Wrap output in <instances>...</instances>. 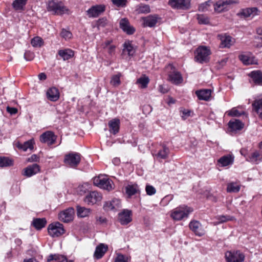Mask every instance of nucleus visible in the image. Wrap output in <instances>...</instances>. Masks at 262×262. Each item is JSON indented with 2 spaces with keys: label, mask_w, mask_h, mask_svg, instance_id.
<instances>
[{
  "label": "nucleus",
  "mask_w": 262,
  "mask_h": 262,
  "mask_svg": "<svg viewBox=\"0 0 262 262\" xmlns=\"http://www.w3.org/2000/svg\"><path fill=\"white\" fill-rule=\"evenodd\" d=\"M193 211V209L187 206H182L172 210L170 216L175 221H180L187 218L190 213Z\"/></svg>",
  "instance_id": "f257e3e1"
},
{
  "label": "nucleus",
  "mask_w": 262,
  "mask_h": 262,
  "mask_svg": "<svg viewBox=\"0 0 262 262\" xmlns=\"http://www.w3.org/2000/svg\"><path fill=\"white\" fill-rule=\"evenodd\" d=\"M47 9L49 12L56 15H62L68 11L62 3L57 0L49 1Z\"/></svg>",
  "instance_id": "f03ea898"
},
{
  "label": "nucleus",
  "mask_w": 262,
  "mask_h": 262,
  "mask_svg": "<svg viewBox=\"0 0 262 262\" xmlns=\"http://www.w3.org/2000/svg\"><path fill=\"white\" fill-rule=\"evenodd\" d=\"M210 53L208 48L204 46L199 47L195 52V60L201 63L207 62L209 61Z\"/></svg>",
  "instance_id": "7ed1b4c3"
},
{
  "label": "nucleus",
  "mask_w": 262,
  "mask_h": 262,
  "mask_svg": "<svg viewBox=\"0 0 262 262\" xmlns=\"http://www.w3.org/2000/svg\"><path fill=\"white\" fill-rule=\"evenodd\" d=\"M81 160V155L78 152H71L64 156V162L69 166L76 167Z\"/></svg>",
  "instance_id": "20e7f679"
},
{
  "label": "nucleus",
  "mask_w": 262,
  "mask_h": 262,
  "mask_svg": "<svg viewBox=\"0 0 262 262\" xmlns=\"http://www.w3.org/2000/svg\"><path fill=\"white\" fill-rule=\"evenodd\" d=\"M94 184L100 188L110 191L113 189V182L108 178L99 176L93 179Z\"/></svg>",
  "instance_id": "39448f33"
},
{
  "label": "nucleus",
  "mask_w": 262,
  "mask_h": 262,
  "mask_svg": "<svg viewBox=\"0 0 262 262\" xmlns=\"http://www.w3.org/2000/svg\"><path fill=\"white\" fill-rule=\"evenodd\" d=\"M225 256L227 262H244L245 259V255L239 251H227Z\"/></svg>",
  "instance_id": "423d86ee"
},
{
  "label": "nucleus",
  "mask_w": 262,
  "mask_h": 262,
  "mask_svg": "<svg viewBox=\"0 0 262 262\" xmlns=\"http://www.w3.org/2000/svg\"><path fill=\"white\" fill-rule=\"evenodd\" d=\"M49 234L52 237H58L64 232L63 225L59 222L50 224L48 227Z\"/></svg>",
  "instance_id": "0eeeda50"
},
{
  "label": "nucleus",
  "mask_w": 262,
  "mask_h": 262,
  "mask_svg": "<svg viewBox=\"0 0 262 262\" xmlns=\"http://www.w3.org/2000/svg\"><path fill=\"white\" fill-rule=\"evenodd\" d=\"M57 139V136L52 131H47L42 134L40 136V141L43 143H46L48 145L54 144Z\"/></svg>",
  "instance_id": "6e6552de"
},
{
  "label": "nucleus",
  "mask_w": 262,
  "mask_h": 262,
  "mask_svg": "<svg viewBox=\"0 0 262 262\" xmlns=\"http://www.w3.org/2000/svg\"><path fill=\"white\" fill-rule=\"evenodd\" d=\"M168 5L173 9H188L190 7L189 0H169Z\"/></svg>",
  "instance_id": "1a4fd4ad"
},
{
  "label": "nucleus",
  "mask_w": 262,
  "mask_h": 262,
  "mask_svg": "<svg viewBox=\"0 0 262 262\" xmlns=\"http://www.w3.org/2000/svg\"><path fill=\"white\" fill-rule=\"evenodd\" d=\"M105 10L104 5L93 6L86 11V14L89 17H97Z\"/></svg>",
  "instance_id": "9d476101"
},
{
  "label": "nucleus",
  "mask_w": 262,
  "mask_h": 262,
  "mask_svg": "<svg viewBox=\"0 0 262 262\" xmlns=\"http://www.w3.org/2000/svg\"><path fill=\"white\" fill-rule=\"evenodd\" d=\"M101 47L103 49L104 52L107 54L106 55L107 58H110L115 55L116 47L112 43V40H105L101 44Z\"/></svg>",
  "instance_id": "9b49d317"
},
{
  "label": "nucleus",
  "mask_w": 262,
  "mask_h": 262,
  "mask_svg": "<svg viewBox=\"0 0 262 262\" xmlns=\"http://www.w3.org/2000/svg\"><path fill=\"white\" fill-rule=\"evenodd\" d=\"M74 210L72 208H69L59 213V219L63 222L68 223L73 219Z\"/></svg>",
  "instance_id": "f8f14e48"
},
{
  "label": "nucleus",
  "mask_w": 262,
  "mask_h": 262,
  "mask_svg": "<svg viewBox=\"0 0 262 262\" xmlns=\"http://www.w3.org/2000/svg\"><path fill=\"white\" fill-rule=\"evenodd\" d=\"M102 199L101 194L97 191H91L88 194L84 201L88 204H94Z\"/></svg>",
  "instance_id": "ddd939ff"
},
{
  "label": "nucleus",
  "mask_w": 262,
  "mask_h": 262,
  "mask_svg": "<svg viewBox=\"0 0 262 262\" xmlns=\"http://www.w3.org/2000/svg\"><path fill=\"white\" fill-rule=\"evenodd\" d=\"M160 17L158 15H149L142 18L144 27H154L160 20Z\"/></svg>",
  "instance_id": "4468645a"
},
{
  "label": "nucleus",
  "mask_w": 262,
  "mask_h": 262,
  "mask_svg": "<svg viewBox=\"0 0 262 262\" xmlns=\"http://www.w3.org/2000/svg\"><path fill=\"white\" fill-rule=\"evenodd\" d=\"M132 212L129 210H123L118 214V220L121 224L125 225L130 223L132 219Z\"/></svg>",
  "instance_id": "2eb2a0df"
},
{
  "label": "nucleus",
  "mask_w": 262,
  "mask_h": 262,
  "mask_svg": "<svg viewBox=\"0 0 262 262\" xmlns=\"http://www.w3.org/2000/svg\"><path fill=\"white\" fill-rule=\"evenodd\" d=\"M121 206L120 200L118 199H114L112 201L106 202L103 207L106 210H117Z\"/></svg>",
  "instance_id": "dca6fc26"
},
{
  "label": "nucleus",
  "mask_w": 262,
  "mask_h": 262,
  "mask_svg": "<svg viewBox=\"0 0 262 262\" xmlns=\"http://www.w3.org/2000/svg\"><path fill=\"white\" fill-rule=\"evenodd\" d=\"M258 11V10L256 7L246 8L241 10L240 12L237 13V15L241 18H246L257 14Z\"/></svg>",
  "instance_id": "f3484780"
},
{
  "label": "nucleus",
  "mask_w": 262,
  "mask_h": 262,
  "mask_svg": "<svg viewBox=\"0 0 262 262\" xmlns=\"http://www.w3.org/2000/svg\"><path fill=\"white\" fill-rule=\"evenodd\" d=\"M120 27L123 31L128 34H133L135 30L131 26L127 19L124 18L120 20Z\"/></svg>",
  "instance_id": "a211bd4d"
},
{
  "label": "nucleus",
  "mask_w": 262,
  "mask_h": 262,
  "mask_svg": "<svg viewBox=\"0 0 262 262\" xmlns=\"http://www.w3.org/2000/svg\"><path fill=\"white\" fill-rule=\"evenodd\" d=\"M190 229L195 234V235L201 236L204 234V231L202 229V225L197 221H192L189 223Z\"/></svg>",
  "instance_id": "6ab92c4d"
},
{
  "label": "nucleus",
  "mask_w": 262,
  "mask_h": 262,
  "mask_svg": "<svg viewBox=\"0 0 262 262\" xmlns=\"http://www.w3.org/2000/svg\"><path fill=\"white\" fill-rule=\"evenodd\" d=\"M231 4H232L231 1L218 2L215 3H213V6L214 7V10L215 12L221 13L227 9L228 6Z\"/></svg>",
  "instance_id": "aec40b11"
},
{
  "label": "nucleus",
  "mask_w": 262,
  "mask_h": 262,
  "mask_svg": "<svg viewBox=\"0 0 262 262\" xmlns=\"http://www.w3.org/2000/svg\"><path fill=\"white\" fill-rule=\"evenodd\" d=\"M40 171L39 166L37 164H33L28 166L24 170V176L30 177L38 173Z\"/></svg>",
  "instance_id": "412c9836"
},
{
  "label": "nucleus",
  "mask_w": 262,
  "mask_h": 262,
  "mask_svg": "<svg viewBox=\"0 0 262 262\" xmlns=\"http://www.w3.org/2000/svg\"><path fill=\"white\" fill-rule=\"evenodd\" d=\"M107 249L108 247L107 245L104 244H100L96 248L94 257L97 259H100L103 256Z\"/></svg>",
  "instance_id": "4be33fe9"
},
{
  "label": "nucleus",
  "mask_w": 262,
  "mask_h": 262,
  "mask_svg": "<svg viewBox=\"0 0 262 262\" xmlns=\"http://www.w3.org/2000/svg\"><path fill=\"white\" fill-rule=\"evenodd\" d=\"M195 94L198 96L199 99L205 101H208L211 95V90L210 89H203L196 91Z\"/></svg>",
  "instance_id": "5701e85b"
},
{
  "label": "nucleus",
  "mask_w": 262,
  "mask_h": 262,
  "mask_svg": "<svg viewBox=\"0 0 262 262\" xmlns=\"http://www.w3.org/2000/svg\"><path fill=\"white\" fill-rule=\"evenodd\" d=\"M120 120L117 118L112 119L108 122V125L110 132L113 134H116L119 132L120 127Z\"/></svg>",
  "instance_id": "b1692460"
},
{
  "label": "nucleus",
  "mask_w": 262,
  "mask_h": 262,
  "mask_svg": "<svg viewBox=\"0 0 262 262\" xmlns=\"http://www.w3.org/2000/svg\"><path fill=\"white\" fill-rule=\"evenodd\" d=\"M169 80L173 84H179L182 82L183 78L180 72L173 71L169 74Z\"/></svg>",
  "instance_id": "393cba45"
},
{
  "label": "nucleus",
  "mask_w": 262,
  "mask_h": 262,
  "mask_svg": "<svg viewBox=\"0 0 262 262\" xmlns=\"http://www.w3.org/2000/svg\"><path fill=\"white\" fill-rule=\"evenodd\" d=\"M47 98L52 101H56L59 98V93L58 90L53 87L49 89L47 92Z\"/></svg>",
  "instance_id": "a878e982"
},
{
  "label": "nucleus",
  "mask_w": 262,
  "mask_h": 262,
  "mask_svg": "<svg viewBox=\"0 0 262 262\" xmlns=\"http://www.w3.org/2000/svg\"><path fill=\"white\" fill-rule=\"evenodd\" d=\"M241 61L245 65L257 64V60L254 57L246 54H242L239 56Z\"/></svg>",
  "instance_id": "bb28decb"
},
{
  "label": "nucleus",
  "mask_w": 262,
  "mask_h": 262,
  "mask_svg": "<svg viewBox=\"0 0 262 262\" xmlns=\"http://www.w3.org/2000/svg\"><path fill=\"white\" fill-rule=\"evenodd\" d=\"M249 76L252 78L255 84H262V73L260 70L252 71Z\"/></svg>",
  "instance_id": "cd10ccee"
},
{
  "label": "nucleus",
  "mask_w": 262,
  "mask_h": 262,
  "mask_svg": "<svg viewBox=\"0 0 262 262\" xmlns=\"http://www.w3.org/2000/svg\"><path fill=\"white\" fill-rule=\"evenodd\" d=\"M253 111L259 115L261 117L262 112V98L260 97L256 98L252 103Z\"/></svg>",
  "instance_id": "c85d7f7f"
},
{
  "label": "nucleus",
  "mask_w": 262,
  "mask_h": 262,
  "mask_svg": "<svg viewBox=\"0 0 262 262\" xmlns=\"http://www.w3.org/2000/svg\"><path fill=\"white\" fill-rule=\"evenodd\" d=\"M229 127L233 131L241 130L244 126V123L239 120H231L228 123Z\"/></svg>",
  "instance_id": "c756f323"
},
{
  "label": "nucleus",
  "mask_w": 262,
  "mask_h": 262,
  "mask_svg": "<svg viewBox=\"0 0 262 262\" xmlns=\"http://www.w3.org/2000/svg\"><path fill=\"white\" fill-rule=\"evenodd\" d=\"M234 157L231 155H226L222 157L218 160V162L222 166H227L233 164Z\"/></svg>",
  "instance_id": "7c9ffc66"
},
{
  "label": "nucleus",
  "mask_w": 262,
  "mask_h": 262,
  "mask_svg": "<svg viewBox=\"0 0 262 262\" xmlns=\"http://www.w3.org/2000/svg\"><path fill=\"white\" fill-rule=\"evenodd\" d=\"M58 54L63 60H67L71 58L74 56L73 51L69 49L60 50L58 52Z\"/></svg>",
  "instance_id": "2f4dec72"
},
{
  "label": "nucleus",
  "mask_w": 262,
  "mask_h": 262,
  "mask_svg": "<svg viewBox=\"0 0 262 262\" xmlns=\"http://www.w3.org/2000/svg\"><path fill=\"white\" fill-rule=\"evenodd\" d=\"M135 53V49L129 41H125L123 44V53L127 54L129 56H133Z\"/></svg>",
  "instance_id": "473e14b6"
},
{
  "label": "nucleus",
  "mask_w": 262,
  "mask_h": 262,
  "mask_svg": "<svg viewBox=\"0 0 262 262\" xmlns=\"http://www.w3.org/2000/svg\"><path fill=\"white\" fill-rule=\"evenodd\" d=\"M47 224V221L45 218H37L34 219L32 223V225L37 230H40L45 227Z\"/></svg>",
  "instance_id": "72a5a7b5"
},
{
  "label": "nucleus",
  "mask_w": 262,
  "mask_h": 262,
  "mask_svg": "<svg viewBox=\"0 0 262 262\" xmlns=\"http://www.w3.org/2000/svg\"><path fill=\"white\" fill-rule=\"evenodd\" d=\"M34 144V142L33 139L29 140L23 144L20 143H18L17 144V147L24 150V151H27L28 149L32 150L33 148V144Z\"/></svg>",
  "instance_id": "f704fd0d"
},
{
  "label": "nucleus",
  "mask_w": 262,
  "mask_h": 262,
  "mask_svg": "<svg viewBox=\"0 0 262 262\" xmlns=\"http://www.w3.org/2000/svg\"><path fill=\"white\" fill-rule=\"evenodd\" d=\"M52 260L55 262H68L67 258L64 255L58 254H51L48 256L47 261L50 262Z\"/></svg>",
  "instance_id": "c9c22d12"
},
{
  "label": "nucleus",
  "mask_w": 262,
  "mask_h": 262,
  "mask_svg": "<svg viewBox=\"0 0 262 262\" xmlns=\"http://www.w3.org/2000/svg\"><path fill=\"white\" fill-rule=\"evenodd\" d=\"M77 214L78 217H85L88 216L91 213V210L84 207L77 206Z\"/></svg>",
  "instance_id": "e433bc0d"
},
{
  "label": "nucleus",
  "mask_w": 262,
  "mask_h": 262,
  "mask_svg": "<svg viewBox=\"0 0 262 262\" xmlns=\"http://www.w3.org/2000/svg\"><path fill=\"white\" fill-rule=\"evenodd\" d=\"M221 40L220 46L222 48H229L232 44V38L229 36H222Z\"/></svg>",
  "instance_id": "4c0bfd02"
},
{
  "label": "nucleus",
  "mask_w": 262,
  "mask_h": 262,
  "mask_svg": "<svg viewBox=\"0 0 262 262\" xmlns=\"http://www.w3.org/2000/svg\"><path fill=\"white\" fill-rule=\"evenodd\" d=\"M125 190L126 193L129 196H132L138 192L139 191V188L138 185L136 184L128 185L126 187Z\"/></svg>",
  "instance_id": "58836bf2"
},
{
  "label": "nucleus",
  "mask_w": 262,
  "mask_h": 262,
  "mask_svg": "<svg viewBox=\"0 0 262 262\" xmlns=\"http://www.w3.org/2000/svg\"><path fill=\"white\" fill-rule=\"evenodd\" d=\"M169 152V148L166 146H163L162 149L160 150L156 155L157 158L162 159H166L168 157Z\"/></svg>",
  "instance_id": "ea45409f"
},
{
  "label": "nucleus",
  "mask_w": 262,
  "mask_h": 262,
  "mask_svg": "<svg viewBox=\"0 0 262 262\" xmlns=\"http://www.w3.org/2000/svg\"><path fill=\"white\" fill-rule=\"evenodd\" d=\"M247 160L253 163H257L258 161L260 160V155L259 153L255 151L251 154V155L247 158Z\"/></svg>",
  "instance_id": "a19ab883"
},
{
  "label": "nucleus",
  "mask_w": 262,
  "mask_h": 262,
  "mask_svg": "<svg viewBox=\"0 0 262 262\" xmlns=\"http://www.w3.org/2000/svg\"><path fill=\"white\" fill-rule=\"evenodd\" d=\"M27 1L28 0H15L12 4V6L16 10H22L26 4Z\"/></svg>",
  "instance_id": "79ce46f5"
},
{
  "label": "nucleus",
  "mask_w": 262,
  "mask_h": 262,
  "mask_svg": "<svg viewBox=\"0 0 262 262\" xmlns=\"http://www.w3.org/2000/svg\"><path fill=\"white\" fill-rule=\"evenodd\" d=\"M240 190V186L234 182L229 183L227 185L228 192H238Z\"/></svg>",
  "instance_id": "37998d69"
},
{
  "label": "nucleus",
  "mask_w": 262,
  "mask_h": 262,
  "mask_svg": "<svg viewBox=\"0 0 262 262\" xmlns=\"http://www.w3.org/2000/svg\"><path fill=\"white\" fill-rule=\"evenodd\" d=\"M121 76V73H119L116 75L112 76L110 81V83L113 86L116 87L121 84L120 77Z\"/></svg>",
  "instance_id": "c03bdc74"
},
{
  "label": "nucleus",
  "mask_w": 262,
  "mask_h": 262,
  "mask_svg": "<svg viewBox=\"0 0 262 262\" xmlns=\"http://www.w3.org/2000/svg\"><path fill=\"white\" fill-rule=\"evenodd\" d=\"M13 165V161L7 157H0V167H7Z\"/></svg>",
  "instance_id": "a18cd8bd"
},
{
  "label": "nucleus",
  "mask_w": 262,
  "mask_h": 262,
  "mask_svg": "<svg viewBox=\"0 0 262 262\" xmlns=\"http://www.w3.org/2000/svg\"><path fill=\"white\" fill-rule=\"evenodd\" d=\"M149 79L148 77L144 75L137 80V83L141 85V88H145L147 87Z\"/></svg>",
  "instance_id": "49530a36"
},
{
  "label": "nucleus",
  "mask_w": 262,
  "mask_h": 262,
  "mask_svg": "<svg viewBox=\"0 0 262 262\" xmlns=\"http://www.w3.org/2000/svg\"><path fill=\"white\" fill-rule=\"evenodd\" d=\"M213 2L211 0H209L204 3L201 4L199 7V10L201 11H204L209 8L211 5H213Z\"/></svg>",
  "instance_id": "de8ad7c7"
},
{
  "label": "nucleus",
  "mask_w": 262,
  "mask_h": 262,
  "mask_svg": "<svg viewBox=\"0 0 262 262\" xmlns=\"http://www.w3.org/2000/svg\"><path fill=\"white\" fill-rule=\"evenodd\" d=\"M31 43L33 47H40L42 45L43 41L41 38L37 36L32 39Z\"/></svg>",
  "instance_id": "09e8293b"
},
{
  "label": "nucleus",
  "mask_w": 262,
  "mask_h": 262,
  "mask_svg": "<svg viewBox=\"0 0 262 262\" xmlns=\"http://www.w3.org/2000/svg\"><path fill=\"white\" fill-rule=\"evenodd\" d=\"M197 19L200 24L207 25L209 24V18L206 15L199 14L198 15Z\"/></svg>",
  "instance_id": "8fccbe9b"
},
{
  "label": "nucleus",
  "mask_w": 262,
  "mask_h": 262,
  "mask_svg": "<svg viewBox=\"0 0 262 262\" xmlns=\"http://www.w3.org/2000/svg\"><path fill=\"white\" fill-rule=\"evenodd\" d=\"M217 219L219 220L217 222H216V224H221L228 221H231L232 220V217L230 216H225V215H221L218 216L217 217Z\"/></svg>",
  "instance_id": "3c124183"
},
{
  "label": "nucleus",
  "mask_w": 262,
  "mask_h": 262,
  "mask_svg": "<svg viewBox=\"0 0 262 262\" xmlns=\"http://www.w3.org/2000/svg\"><path fill=\"white\" fill-rule=\"evenodd\" d=\"M129 258L124 255L119 254L115 258V262H128Z\"/></svg>",
  "instance_id": "603ef678"
},
{
  "label": "nucleus",
  "mask_w": 262,
  "mask_h": 262,
  "mask_svg": "<svg viewBox=\"0 0 262 262\" xmlns=\"http://www.w3.org/2000/svg\"><path fill=\"white\" fill-rule=\"evenodd\" d=\"M138 12L141 13H147L150 12V8L147 5L140 6L138 8Z\"/></svg>",
  "instance_id": "864d4df0"
},
{
  "label": "nucleus",
  "mask_w": 262,
  "mask_h": 262,
  "mask_svg": "<svg viewBox=\"0 0 262 262\" xmlns=\"http://www.w3.org/2000/svg\"><path fill=\"white\" fill-rule=\"evenodd\" d=\"M145 190L147 194L149 195H153L156 192V189L151 185H146Z\"/></svg>",
  "instance_id": "5fc2aeb1"
},
{
  "label": "nucleus",
  "mask_w": 262,
  "mask_h": 262,
  "mask_svg": "<svg viewBox=\"0 0 262 262\" xmlns=\"http://www.w3.org/2000/svg\"><path fill=\"white\" fill-rule=\"evenodd\" d=\"M60 34L61 37L65 38L66 39H70L72 37V33L70 31L65 29H62Z\"/></svg>",
  "instance_id": "6e6d98bb"
},
{
  "label": "nucleus",
  "mask_w": 262,
  "mask_h": 262,
  "mask_svg": "<svg viewBox=\"0 0 262 262\" xmlns=\"http://www.w3.org/2000/svg\"><path fill=\"white\" fill-rule=\"evenodd\" d=\"M112 2L118 7H124L126 5L127 0H112Z\"/></svg>",
  "instance_id": "4d7b16f0"
},
{
  "label": "nucleus",
  "mask_w": 262,
  "mask_h": 262,
  "mask_svg": "<svg viewBox=\"0 0 262 262\" xmlns=\"http://www.w3.org/2000/svg\"><path fill=\"white\" fill-rule=\"evenodd\" d=\"M107 20L105 17L100 18L97 21L98 27H104L107 25Z\"/></svg>",
  "instance_id": "13d9d810"
},
{
  "label": "nucleus",
  "mask_w": 262,
  "mask_h": 262,
  "mask_svg": "<svg viewBox=\"0 0 262 262\" xmlns=\"http://www.w3.org/2000/svg\"><path fill=\"white\" fill-rule=\"evenodd\" d=\"M245 112L240 113L235 108L232 109L228 113V115L231 116H240L243 114H245Z\"/></svg>",
  "instance_id": "bf43d9fd"
},
{
  "label": "nucleus",
  "mask_w": 262,
  "mask_h": 262,
  "mask_svg": "<svg viewBox=\"0 0 262 262\" xmlns=\"http://www.w3.org/2000/svg\"><path fill=\"white\" fill-rule=\"evenodd\" d=\"M181 112L182 114L181 117L183 120H185L187 117L190 116L192 113L191 111L186 109L181 111Z\"/></svg>",
  "instance_id": "052dcab7"
},
{
  "label": "nucleus",
  "mask_w": 262,
  "mask_h": 262,
  "mask_svg": "<svg viewBox=\"0 0 262 262\" xmlns=\"http://www.w3.org/2000/svg\"><path fill=\"white\" fill-rule=\"evenodd\" d=\"M24 58L27 60H31L34 58V54L30 51H27L24 54Z\"/></svg>",
  "instance_id": "680f3d73"
},
{
  "label": "nucleus",
  "mask_w": 262,
  "mask_h": 262,
  "mask_svg": "<svg viewBox=\"0 0 262 262\" xmlns=\"http://www.w3.org/2000/svg\"><path fill=\"white\" fill-rule=\"evenodd\" d=\"M7 111L8 113H9L11 115H14L17 113V109L14 107H11L8 106L7 107Z\"/></svg>",
  "instance_id": "e2e57ef3"
},
{
  "label": "nucleus",
  "mask_w": 262,
  "mask_h": 262,
  "mask_svg": "<svg viewBox=\"0 0 262 262\" xmlns=\"http://www.w3.org/2000/svg\"><path fill=\"white\" fill-rule=\"evenodd\" d=\"M39 157L36 155H33L28 159V161L30 162L37 161Z\"/></svg>",
  "instance_id": "0e129e2a"
},
{
  "label": "nucleus",
  "mask_w": 262,
  "mask_h": 262,
  "mask_svg": "<svg viewBox=\"0 0 262 262\" xmlns=\"http://www.w3.org/2000/svg\"><path fill=\"white\" fill-rule=\"evenodd\" d=\"M159 91L163 94H165L167 92L168 90L167 88H165L164 85H161L159 88Z\"/></svg>",
  "instance_id": "69168bd1"
},
{
  "label": "nucleus",
  "mask_w": 262,
  "mask_h": 262,
  "mask_svg": "<svg viewBox=\"0 0 262 262\" xmlns=\"http://www.w3.org/2000/svg\"><path fill=\"white\" fill-rule=\"evenodd\" d=\"M23 262H39L36 258L31 257L29 258H25Z\"/></svg>",
  "instance_id": "338daca9"
},
{
  "label": "nucleus",
  "mask_w": 262,
  "mask_h": 262,
  "mask_svg": "<svg viewBox=\"0 0 262 262\" xmlns=\"http://www.w3.org/2000/svg\"><path fill=\"white\" fill-rule=\"evenodd\" d=\"M38 78L41 80H44L47 78V76L44 73H41L38 75Z\"/></svg>",
  "instance_id": "774afa93"
}]
</instances>
